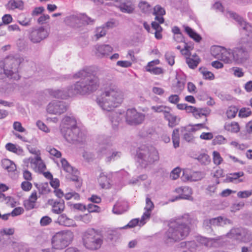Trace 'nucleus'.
Instances as JSON below:
<instances>
[{
	"label": "nucleus",
	"instance_id": "20",
	"mask_svg": "<svg viewBox=\"0 0 252 252\" xmlns=\"http://www.w3.org/2000/svg\"><path fill=\"white\" fill-rule=\"evenodd\" d=\"M48 203L52 206V211L54 214H60L63 211L64 209V202L63 200L59 201L49 200Z\"/></svg>",
	"mask_w": 252,
	"mask_h": 252
},
{
	"label": "nucleus",
	"instance_id": "54",
	"mask_svg": "<svg viewBox=\"0 0 252 252\" xmlns=\"http://www.w3.org/2000/svg\"><path fill=\"white\" fill-rule=\"evenodd\" d=\"M181 169L179 167H176L174 168L171 172L170 175V178L172 180H176L178 179L180 175Z\"/></svg>",
	"mask_w": 252,
	"mask_h": 252
},
{
	"label": "nucleus",
	"instance_id": "46",
	"mask_svg": "<svg viewBox=\"0 0 252 252\" xmlns=\"http://www.w3.org/2000/svg\"><path fill=\"white\" fill-rule=\"evenodd\" d=\"M238 112L237 108L235 106L229 107L226 112V115L228 119L234 118Z\"/></svg>",
	"mask_w": 252,
	"mask_h": 252
},
{
	"label": "nucleus",
	"instance_id": "55",
	"mask_svg": "<svg viewBox=\"0 0 252 252\" xmlns=\"http://www.w3.org/2000/svg\"><path fill=\"white\" fill-rule=\"evenodd\" d=\"M213 156L214 163L216 165H220L222 161V158L220 153L217 151H214Z\"/></svg>",
	"mask_w": 252,
	"mask_h": 252
},
{
	"label": "nucleus",
	"instance_id": "9",
	"mask_svg": "<svg viewBox=\"0 0 252 252\" xmlns=\"http://www.w3.org/2000/svg\"><path fill=\"white\" fill-rule=\"evenodd\" d=\"M22 62L19 57L9 56L4 60L3 71L7 76H11L17 72L18 68Z\"/></svg>",
	"mask_w": 252,
	"mask_h": 252
},
{
	"label": "nucleus",
	"instance_id": "37",
	"mask_svg": "<svg viewBox=\"0 0 252 252\" xmlns=\"http://www.w3.org/2000/svg\"><path fill=\"white\" fill-rule=\"evenodd\" d=\"M119 8L121 11L124 13H132L134 10V5L131 3H126L125 2L120 4Z\"/></svg>",
	"mask_w": 252,
	"mask_h": 252
},
{
	"label": "nucleus",
	"instance_id": "13",
	"mask_svg": "<svg viewBox=\"0 0 252 252\" xmlns=\"http://www.w3.org/2000/svg\"><path fill=\"white\" fill-rule=\"evenodd\" d=\"M61 131L64 138L69 143L75 141H80V137L81 135L80 129L78 127L73 128H68L64 130L61 129Z\"/></svg>",
	"mask_w": 252,
	"mask_h": 252
},
{
	"label": "nucleus",
	"instance_id": "23",
	"mask_svg": "<svg viewBox=\"0 0 252 252\" xmlns=\"http://www.w3.org/2000/svg\"><path fill=\"white\" fill-rule=\"evenodd\" d=\"M38 198L36 191H33L29 199L24 201V206L27 210H30L33 209L35 206V203Z\"/></svg>",
	"mask_w": 252,
	"mask_h": 252
},
{
	"label": "nucleus",
	"instance_id": "42",
	"mask_svg": "<svg viewBox=\"0 0 252 252\" xmlns=\"http://www.w3.org/2000/svg\"><path fill=\"white\" fill-rule=\"evenodd\" d=\"M219 183L220 181L219 179H216L215 182L209 185L206 189V193L210 195H212L216 192L217 186Z\"/></svg>",
	"mask_w": 252,
	"mask_h": 252
},
{
	"label": "nucleus",
	"instance_id": "51",
	"mask_svg": "<svg viewBox=\"0 0 252 252\" xmlns=\"http://www.w3.org/2000/svg\"><path fill=\"white\" fill-rule=\"evenodd\" d=\"M252 114V111L249 108H242L239 112V116L241 118H246L250 116Z\"/></svg>",
	"mask_w": 252,
	"mask_h": 252
},
{
	"label": "nucleus",
	"instance_id": "6",
	"mask_svg": "<svg viewBox=\"0 0 252 252\" xmlns=\"http://www.w3.org/2000/svg\"><path fill=\"white\" fill-rule=\"evenodd\" d=\"M74 234L70 230H63L56 233L51 240V246L55 250H62L71 244Z\"/></svg>",
	"mask_w": 252,
	"mask_h": 252
},
{
	"label": "nucleus",
	"instance_id": "56",
	"mask_svg": "<svg viewBox=\"0 0 252 252\" xmlns=\"http://www.w3.org/2000/svg\"><path fill=\"white\" fill-rule=\"evenodd\" d=\"M204 174L200 172H193L191 173V181L200 180L204 177Z\"/></svg>",
	"mask_w": 252,
	"mask_h": 252
},
{
	"label": "nucleus",
	"instance_id": "60",
	"mask_svg": "<svg viewBox=\"0 0 252 252\" xmlns=\"http://www.w3.org/2000/svg\"><path fill=\"white\" fill-rule=\"evenodd\" d=\"M64 197L66 200H69L72 198L75 200H78L80 198V196L78 193L74 191H72L65 194Z\"/></svg>",
	"mask_w": 252,
	"mask_h": 252
},
{
	"label": "nucleus",
	"instance_id": "41",
	"mask_svg": "<svg viewBox=\"0 0 252 252\" xmlns=\"http://www.w3.org/2000/svg\"><path fill=\"white\" fill-rule=\"evenodd\" d=\"M196 240L199 244L204 245L206 247H210L213 244V239H208L200 236L196 237Z\"/></svg>",
	"mask_w": 252,
	"mask_h": 252
},
{
	"label": "nucleus",
	"instance_id": "5",
	"mask_svg": "<svg viewBox=\"0 0 252 252\" xmlns=\"http://www.w3.org/2000/svg\"><path fill=\"white\" fill-rule=\"evenodd\" d=\"M137 157L138 162L144 168L159 159L158 151L152 146H142L139 147L137 150Z\"/></svg>",
	"mask_w": 252,
	"mask_h": 252
},
{
	"label": "nucleus",
	"instance_id": "2",
	"mask_svg": "<svg viewBox=\"0 0 252 252\" xmlns=\"http://www.w3.org/2000/svg\"><path fill=\"white\" fill-rule=\"evenodd\" d=\"M192 221L193 220L188 214L171 221L169 224L168 229L163 236L164 243L167 246H170L185 239L190 232L189 225L191 224Z\"/></svg>",
	"mask_w": 252,
	"mask_h": 252
},
{
	"label": "nucleus",
	"instance_id": "50",
	"mask_svg": "<svg viewBox=\"0 0 252 252\" xmlns=\"http://www.w3.org/2000/svg\"><path fill=\"white\" fill-rule=\"evenodd\" d=\"M122 154L119 151L113 152L111 155L108 156L106 158V162H111L118 159L121 157Z\"/></svg>",
	"mask_w": 252,
	"mask_h": 252
},
{
	"label": "nucleus",
	"instance_id": "14",
	"mask_svg": "<svg viewBox=\"0 0 252 252\" xmlns=\"http://www.w3.org/2000/svg\"><path fill=\"white\" fill-rule=\"evenodd\" d=\"M175 192L178 193L179 195L174 199H171V202H174L175 200L181 199L189 200H193V197L191 196L192 193V189L189 187L184 186L177 188L175 189Z\"/></svg>",
	"mask_w": 252,
	"mask_h": 252
},
{
	"label": "nucleus",
	"instance_id": "33",
	"mask_svg": "<svg viewBox=\"0 0 252 252\" xmlns=\"http://www.w3.org/2000/svg\"><path fill=\"white\" fill-rule=\"evenodd\" d=\"M2 167L8 172H13L16 170L15 163L8 159H4L1 161Z\"/></svg>",
	"mask_w": 252,
	"mask_h": 252
},
{
	"label": "nucleus",
	"instance_id": "38",
	"mask_svg": "<svg viewBox=\"0 0 252 252\" xmlns=\"http://www.w3.org/2000/svg\"><path fill=\"white\" fill-rule=\"evenodd\" d=\"M195 158L201 164L205 165L209 164L211 161L209 156L204 152L200 153Z\"/></svg>",
	"mask_w": 252,
	"mask_h": 252
},
{
	"label": "nucleus",
	"instance_id": "59",
	"mask_svg": "<svg viewBox=\"0 0 252 252\" xmlns=\"http://www.w3.org/2000/svg\"><path fill=\"white\" fill-rule=\"evenodd\" d=\"M47 151L51 155H52L57 158L61 157V153L54 148H52L51 147H48L47 148Z\"/></svg>",
	"mask_w": 252,
	"mask_h": 252
},
{
	"label": "nucleus",
	"instance_id": "61",
	"mask_svg": "<svg viewBox=\"0 0 252 252\" xmlns=\"http://www.w3.org/2000/svg\"><path fill=\"white\" fill-rule=\"evenodd\" d=\"M41 160L39 156H35L34 158H29V162L31 165L34 168L37 166L39 162Z\"/></svg>",
	"mask_w": 252,
	"mask_h": 252
},
{
	"label": "nucleus",
	"instance_id": "63",
	"mask_svg": "<svg viewBox=\"0 0 252 252\" xmlns=\"http://www.w3.org/2000/svg\"><path fill=\"white\" fill-rule=\"evenodd\" d=\"M13 248L16 252H26L27 248L24 245L18 244L14 243L13 245Z\"/></svg>",
	"mask_w": 252,
	"mask_h": 252
},
{
	"label": "nucleus",
	"instance_id": "58",
	"mask_svg": "<svg viewBox=\"0 0 252 252\" xmlns=\"http://www.w3.org/2000/svg\"><path fill=\"white\" fill-rule=\"evenodd\" d=\"M36 187L38 189L39 194H45L49 191L47 184H41L38 186L37 184H36Z\"/></svg>",
	"mask_w": 252,
	"mask_h": 252
},
{
	"label": "nucleus",
	"instance_id": "1",
	"mask_svg": "<svg viewBox=\"0 0 252 252\" xmlns=\"http://www.w3.org/2000/svg\"><path fill=\"white\" fill-rule=\"evenodd\" d=\"M104 70L90 66L85 67L75 73L74 78H81L73 87L74 95L89 94L95 91L99 86L98 76L101 75Z\"/></svg>",
	"mask_w": 252,
	"mask_h": 252
},
{
	"label": "nucleus",
	"instance_id": "32",
	"mask_svg": "<svg viewBox=\"0 0 252 252\" xmlns=\"http://www.w3.org/2000/svg\"><path fill=\"white\" fill-rule=\"evenodd\" d=\"M164 117V118L168 121V126L171 127H174L178 123L177 116L170 113L169 110L165 113Z\"/></svg>",
	"mask_w": 252,
	"mask_h": 252
},
{
	"label": "nucleus",
	"instance_id": "52",
	"mask_svg": "<svg viewBox=\"0 0 252 252\" xmlns=\"http://www.w3.org/2000/svg\"><path fill=\"white\" fill-rule=\"evenodd\" d=\"M122 206V203H117L115 204L113 209V212L116 214H121L124 212L126 211V209H123L121 207Z\"/></svg>",
	"mask_w": 252,
	"mask_h": 252
},
{
	"label": "nucleus",
	"instance_id": "45",
	"mask_svg": "<svg viewBox=\"0 0 252 252\" xmlns=\"http://www.w3.org/2000/svg\"><path fill=\"white\" fill-rule=\"evenodd\" d=\"M107 30L105 29V27H98L95 30V33L94 36L96 39L97 40L99 38L104 36L106 34Z\"/></svg>",
	"mask_w": 252,
	"mask_h": 252
},
{
	"label": "nucleus",
	"instance_id": "25",
	"mask_svg": "<svg viewBox=\"0 0 252 252\" xmlns=\"http://www.w3.org/2000/svg\"><path fill=\"white\" fill-rule=\"evenodd\" d=\"M156 63V64H159V61L158 60H155L149 62L148 64L146 66V70L151 74L154 75H159L164 73L163 69L159 67H156L155 68H151L152 63Z\"/></svg>",
	"mask_w": 252,
	"mask_h": 252
},
{
	"label": "nucleus",
	"instance_id": "27",
	"mask_svg": "<svg viewBox=\"0 0 252 252\" xmlns=\"http://www.w3.org/2000/svg\"><path fill=\"white\" fill-rule=\"evenodd\" d=\"M59 90H51L49 92L50 94L52 96L62 99H65L67 97H71L74 95L73 87H71V90H69L68 92L65 94H59Z\"/></svg>",
	"mask_w": 252,
	"mask_h": 252
},
{
	"label": "nucleus",
	"instance_id": "3",
	"mask_svg": "<svg viewBox=\"0 0 252 252\" xmlns=\"http://www.w3.org/2000/svg\"><path fill=\"white\" fill-rule=\"evenodd\" d=\"M228 14L230 17L238 22L241 27L240 30L241 34L246 36V37H243L240 41V44L243 47H237L233 50V62L237 64L242 63L248 59V52L246 48L247 47H252V26L244 21L236 13L229 12Z\"/></svg>",
	"mask_w": 252,
	"mask_h": 252
},
{
	"label": "nucleus",
	"instance_id": "39",
	"mask_svg": "<svg viewBox=\"0 0 252 252\" xmlns=\"http://www.w3.org/2000/svg\"><path fill=\"white\" fill-rule=\"evenodd\" d=\"M172 139L174 147L175 148L179 147L180 144L179 129L176 128L173 130L172 135Z\"/></svg>",
	"mask_w": 252,
	"mask_h": 252
},
{
	"label": "nucleus",
	"instance_id": "44",
	"mask_svg": "<svg viewBox=\"0 0 252 252\" xmlns=\"http://www.w3.org/2000/svg\"><path fill=\"white\" fill-rule=\"evenodd\" d=\"M138 7L143 13H148L151 10V6L146 1H141L139 3Z\"/></svg>",
	"mask_w": 252,
	"mask_h": 252
},
{
	"label": "nucleus",
	"instance_id": "36",
	"mask_svg": "<svg viewBox=\"0 0 252 252\" xmlns=\"http://www.w3.org/2000/svg\"><path fill=\"white\" fill-rule=\"evenodd\" d=\"M17 22L24 27L30 26L31 24V19L24 14H21L18 16Z\"/></svg>",
	"mask_w": 252,
	"mask_h": 252
},
{
	"label": "nucleus",
	"instance_id": "10",
	"mask_svg": "<svg viewBox=\"0 0 252 252\" xmlns=\"http://www.w3.org/2000/svg\"><path fill=\"white\" fill-rule=\"evenodd\" d=\"M126 121L130 125L141 124L145 119V115L138 112L135 109H128L125 113Z\"/></svg>",
	"mask_w": 252,
	"mask_h": 252
},
{
	"label": "nucleus",
	"instance_id": "53",
	"mask_svg": "<svg viewBox=\"0 0 252 252\" xmlns=\"http://www.w3.org/2000/svg\"><path fill=\"white\" fill-rule=\"evenodd\" d=\"M165 58L166 61L167 62L168 64L172 66L174 64V54L172 52H167L165 55Z\"/></svg>",
	"mask_w": 252,
	"mask_h": 252
},
{
	"label": "nucleus",
	"instance_id": "26",
	"mask_svg": "<svg viewBox=\"0 0 252 252\" xmlns=\"http://www.w3.org/2000/svg\"><path fill=\"white\" fill-rule=\"evenodd\" d=\"M165 14V10L164 8L159 5H157L154 8L153 14L156 16L155 20L159 23L162 24L164 22L163 16Z\"/></svg>",
	"mask_w": 252,
	"mask_h": 252
},
{
	"label": "nucleus",
	"instance_id": "11",
	"mask_svg": "<svg viewBox=\"0 0 252 252\" xmlns=\"http://www.w3.org/2000/svg\"><path fill=\"white\" fill-rule=\"evenodd\" d=\"M49 35L47 30L43 27L32 28L29 38L33 43H38Z\"/></svg>",
	"mask_w": 252,
	"mask_h": 252
},
{
	"label": "nucleus",
	"instance_id": "47",
	"mask_svg": "<svg viewBox=\"0 0 252 252\" xmlns=\"http://www.w3.org/2000/svg\"><path fill=\"white\" fill-rule=\"evenodd\" d=\"M193 115L194 117L197 119L203 116L206 117L207 111L204 109L201 108H196L195 107V110H194L193 112Z\"/></svg>",
	"mask_w": 252,
	"mask_h": 252
},
{
	"label": "nucleus",
	"instance_id": "12",
	"mask_svg": "<svg viewBox=\"0 0 252 252\" xmlns=\"http://www.w3.org/2000/svg\"><path fill=\"white\" fill-rule=\"evenodd\" d=\"M67 108V106L64 102L53 100L48 104L46 110L49 114L60 115L65 112Z\"/></svg>",
	"mask_w": 252,
	"mask_h": 252
},
{
	"label": "nucleus",
	"instance_id": "30",
	"mask_svg": "<svg viewBox=\"0 0 252 252\" xmlns=\"http://www.w3.org/2000/svg\"><path fill=\"white\" fill-rule=\"evenodd\" d=\"M6 6L7 8L11 10L15 9L22 10L24 7V2L21 0H10Z\"/></svg>",
	"mask_w": 252,
	"mask_h": 252
},
{
	"label": "nucleus",
	"instance_id": "31",
	"mask_svg": "<svg viewBox=\"0 0 252 252\" xmlns=\"http://www.w3.org/2000/svg\"><path fill=\"white\" fill-rule=\"evenodd\" d=\"M224 127L226 130L232 133H237L240 130L239 125L236 122L225 123Z\"/></svg>",
	"mask_w": 252,
	"mask_h": 252
},
{
	"label": "nucleus",
	"instance_id": "24",
	"mask_svg": "<svg viewBox=\"0 0 252 252\" xmlns=\"http://www.w3.org/2000/svg\"><path fill=\"white\" fill-rule=\"evenodd\" d=\"M57 222L60 225L67 227L76 226L74 220L68 218L64 214H63L58 217Z\"/></svg>",
	"mask_w": 252,
	"mask_h": 252
},
{
	"label": "nucleus",
	"instance_id": "4",
	"mask_svg": "<svg viewBox=\"0 0 252 252\" xmlns=\"http://www.w3.org/2000/svg\"><path fill=\"white\" fill-rule=\"evenodd\" d=\"M125 97L124 92L116 86L105 89L96 98V102L103 111H110L120 106Z\"/></svg>",
	"mask_w": 252,
	"mask_h": 252
},
{
	"label": "nucleus",
	"instance_id": "18",
	"mask_svg": "<svg viewBox=\"0 0 252 252\" xmlns=\"http://www.w3.org/2000/svg\"><path fill=\"white\" fill-rule=\"evenodd\" d=\"M154 208V204L151 199L147 197L146 199V206L144 208L145 212L141 217L140 225H144L146 221L150 219L151 213Z\"/></svg>",
	"mask_w": 252,
	"mask_h": 252
},
{
	"label": "nucleus",
	"instance_id": "7",
	"mask_svg": "<svg viewBox=\"0 0 252 252\" xmlns=\"http://www.w3.org/2000/svg\"><path fill=\"white\" fill-rule=\"evenodd\" d=\"M82 241L84 246L90 250L99 249L103 243L102 236L93 229L88 230L84 233Z\"/></svg>",
	"mask_w": 252,
	"mask_h": 252
},
{
	"label": "nucleus",
	"instance_id": "35",
	"mask_svg": "<svg viewBox=\"0 0 252 252\" xmlns=\"http://www.w3.org/2000/svg\"><path fill=\"white\" fill-rule=\"evenodd\" d=\"M200 62V59L196 55H192L190 57H187L186 63L191 68H195Z\"/></svg>",
	"mask_w": 252,
	"mask_h": 252
},
{
	"label": "nucleus",
	"instance_id": "49",
	"mask_svg": "<svg viewBox=\"0 0 252 252\" xmlns=\"http://www.w3.org/2000/svg\"><path fill=\"white\" fill-rule=\"evenodd\" d=\"M151 109L155 112H163L164 116L165 115V113L170 110L169 108L163 105L153 106L151 107Z\"/></svg>",
	"mask_w": 252,
	"mask_h": 252
},
{
	"label": "nucleus",
	"instance_id": "64",
	"mask_svg": "<svg viewBox=\"0 0 252 252\" xmlns=\"http://www.w3.org/2000/svg\"><path fill=\"white\" fill-rule=\"evenodd\" d=\"M36 126L39 128V129H40V130H42L45 132L48 133L50 131L49 129L45 125V124L40 120L37 121Z\"/></svg>",
	"mask_w": 252,
	"mask_h": 252
},
{
	"label": "nucleus",
	"instance_id": "48",
	"mask_svg": "<svg viewBox=\"0 0 252 252\" xmlns=\"http://www.w3.org/2000/svg\"><path fill=\"white\" fill-rule=\"evenodd\" d=\"M199 71L203 75L205 79L213 80L214 78V75L210 71L207 70L205 68H200Z\"/></svg>",
	"mask_w": 252,
	"mask_h": 252
},
{
	"label": "nucleus",
	"instance_id": "8",
	"mask_svg": "<svg viewBox=\"0 0 252 252\" xmlns=\"http://www.w3.org/2000/svg\"><path fill=\"white\" fill-rule=\"evenodd\" d=\"M213 56L225 63L231 64L234 62L233 50L221 46H215L211 49Z\"/></svg>",
	"mask_w": 252,
	"mask_h": 252
},
{
	"label": "nucleus",
	"instance_id": "17",
	"mask_svg": "<svg viewBox=\"0 0 252 252\" xmlns=\"http://www.w3.org/2000/svg\"><path fill=\"white\" fill-rule=\"evenodd\" d=\"M113 51V48L106 44L96 45L94 46L93 52L98 58H102L107 57Z\"/></svg>",
	"mask_w": 252,
	"mask_h": 252
},
{
	"label": "nucleus",
	"instance_id": "29",
	"mask_svg": "<svg viewBox=\"0 0 252 252\" xmlns=\"http://www.w3.org/2000/svg\"><path fill=\"white\" fill-rule=\"evenodd\" d=\"M244 175V173L242 171L231 173L226 177V180L228 182H234L235 181H236V183L243 182L244 180L239 179V178L243 176Z\"/></svg>",
	"mask_w": 252,
	"mask_h": 252
},
{
	"label": "nucleus",
	"instance_id": "43",
	"mask_svg": "<svg viewBox=\"0 0 252 252\" xmlns=\"http://www.w3.org/2000/svg\"><path fill=\"white\" fill-rule=\"evenodd\" d=\"M5 148L7 150L16 154H20L22 152V150L19 147H17L15 145L11 143L6 144Z\"/></svg>",
	"mask_w": 252,
	"mask_h": 252
},
{
	"label": "nucleus",
	"instance_id": "34",
	"mask_svg": "<svg viewBox=\"0 0 252 252\" xmlns=\"http://www.w3.org/2000/svg\"><path fill=\"white\" fill-rule=\"evenodd\" d=\"M180 248H186L188 250L183 252H193L197 245L194 241L183 242L179 244Z\"/></svg>",
	"mask_w": 252,
	"mask_h": 252
},
{
	"label": "nucleus",
	"instance_id": "57",
	"mask_svg": "<svg viewBox=\"0 0 252 252\" xmlns=\"http://www.w3.org/2000/svg\"><path fill=\"white\" fill-rule=\"evenodd\" d=\"M252 195V190L240 191L237 193V196L241 198H246L251 196Z\"/></svg>",
	"mask_w": 252,
	"mask_h": 252
},
{
	"label": "nucleus",
	"instance_id": "62",
	"mask_svg": "<svg viewBox=\"0 0 252 252\" xmlns=\"http://www.w3.org/2000/svg\"><path fill=\"white\" fill-rule=\"evenodd\" d=\"M52 221V220L51 218H50L49 217H48L47 216H46L43 217L41 219L40 221V223L41 226H47V225L50 224L51 223Z\"/></svg>",
	"mask_w": 252,
	"mask_h": 252
},
{
	"label": "nucleus",
	"instance_id": "19",
	"mask_svg": "<svg viewBox=\"0 0 252 252\" xmlns=\"http://www.w3.org/2000/svg\"><path fill=\"white\" fill-rule=\"evenodd\" d=\"M62 168L63 170L68 173L69 175H72L70 179L73 181H78V171L74 169L65 158H62L61 160Z\"/></svg>",
	"mask_w": 252,
	"mask_h": 252
},
{
	"label": "nucleus",
	"instance_id": "28",
	"mask_svg": "<svg viewBox=\"0 0 252 252\" xmlns=\"http://www.w3.org/2000/svg\"><path fill=\"white\" fill-rule=\"evenodd\" d=\"M211 222L213 226H224L226 224H231V220L221 217L211 219Z\"/></svg>",
	"mask_w": 252,
	"mask_h": 252
},
{
	"label": "nucleus",
	"instance_id": "22",
	"mask_svg": "<svg viewBox=\"0 0 252 252\" xmlns=\"http://www.w3.org/2000/svg\"><path fill=\"white\" fill-rule=\"evenodd\" d=\"M124 117H125V111L119 110L112 112L110 116V119L113 125L117 126Z\"/></svg>",
	"mask_w": 252,
	"mask_h": 252
},
{
	"label": "nucleus",
	"instance_id": "40",
	"mask_svg": "<svg viewBox=\"0 0 252 252\" xmlns=\"http://www.w3.org/2000/svg\"><path fill=\"white\" fill-rule=\"evenodd\" d=\"M185 30L188 34L195 41L199 42L201 39L200 36L189 27H185Z\"/></svg>",
	"mask_w": 252,
	"mask_h": 252
},
{
	"label": "nucleus",
	"instance_id": "16",
	"mask_svg": "<svg viewBox=\"0 0 252 252\" xmlns=\"http://www.w3.org/2000/svg\"><path fill=\"white\" fill-rule=\"evenodd\" d=\"M112 175L111 173L101 172L97 177L100 187L103 189H109L112 186Z\"/></svg>",
	"mask_w": 252,
	"mask_h": 252
},
{
	"label": "nucleus",
	"instance_id": "15",
	"mask_svg": "<svg viewBox=\"0 0 252 252\" xmlns=\"http://www.w3.org/2000/svg\"><path fill=\"white\" fill-rule=\"evenodd\" d=\"M97 142L98 144L97 150L100 155L106 154L107 149L112 145L111 139L104 135L99 136L97 139Z\"/></svg>",
	"mask_w": 252,
	"mask_h": 252
},
{
	"label": "nucleus",
	"instance_id": "21",
	"mask_svg": "<svg viewBox=\"0 0 252 252\" xmlns=\"http://www.w3.org/2000/svg\"><path fill=\"white\" fill-rule=\"evenodd\" d=\"M75 127H78L76 126V121L73 117L65 116L63 118L61 125V129L65 130Z\"/></svg>",
	"mask_w": 252,
	"mask_h": 252
}]
</instances>
